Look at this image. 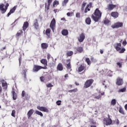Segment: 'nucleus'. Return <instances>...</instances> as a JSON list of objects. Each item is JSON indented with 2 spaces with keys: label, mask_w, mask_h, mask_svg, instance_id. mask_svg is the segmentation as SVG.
<instances>
[{
  "label": "nucleus",
  "mask_w": 127,
  "mask_h": 127,
  "mask_svg": "<svg viewBox=\"0 0 127 127\" xmlns=\"http://www.w3.org/2000/svg\"><path fill=\"white\" fill-rule=\"evenodd\" d=\"M91 17L96 22L99 21V20L101 19V17H102V12L97 8L94 12V15H92Z\"/></svg>",
  "instance_id": "obj_1"
},
{
  "label": "nucleus",
  "mask_w": 127,
  "mask_h": 127,
  "mask_svg": "<svg viewBox=\"0 0 127 127\" xmlns=\"http://www.w3.org/2000/svg\"><path fill=\"white\" fill-rule=\"evenodd\" d=\"M114 47L120 53H124L126 51V49L122 48V44L121 43H115L114 44Z\"/></svg>",
  "instance_id": "obj_2"
},
{
  "label": "nucleus",
  "mask_w": 127,
  "mask_h": 127,
  "mask_svg": "<svg viewBox=\"0 0 127 127\" xmlns=\"http://www.w3.org/2000/svg\"><path fill=\"white\" fill-rule=\"evenodd\" d=\"M9 6L8 3H6L5 5L4 4H2L0 5V10L1 11L2 13H5L7 10V7Z\"/></svg>",
  "instance_id": "obj_3"
},
{
  "label": "nucleus",
  "mask_w": 127,
  "mask_h": 127,
  "mask_svg": "<svg viewBox=\"0 0 127 127\" xmlns=\"http://www.w3.org/2000/svg\"><path fill=\"white\" fill-rule=\"evenodd\" d=\"M104 122L106 126H110L112 125V123H113V121H112V119L110 117V115H108V118H104Z\"/></svg>",
  "instance_id": "obj_4"
},
{
  "label": "nucleus",
  "mask_w": 127,
  "mask_h": 127,
  "mask_svg": "<svg viewBox=\"0 0 127 127\" xmlns=\"http://www.w3.org/2000/svg\"><path fill=\"white\" fill-rule=\"evenodd\" d=\"M50 27L51 28L52 31L54 32V29H55V27H56V20L55 18H53L51 21Z\"/></svg>",
  "instance_id": "obj_5"
},
{
  "label": "nucleus",
  "mask_w": 127,
  "mask_h": 127,
  "mask_svg": "<svg viewBox=\"0 0 127 127\" xmlns=\"http://www.w3.org/2000/svg\"><path fill=\"white\" fill-rule=\"evenodd\" d=\"M93 82H94V80H93V79H89L87 80L84 84V88L85 89L89 88V87H90L92 85V84H93Z\"/></svg>",
  "instance_id": "obj_6"
},
{
  "label": "nucleus",
  "mask_w": 127,
  "mask_h": 127,
  "mask_svg": "<svg viewBox=\"0 0 127 127\" xmlns=\"http://www.w3.org/2000/svg\"><path fill=\"white\" fill-rule=\"evenodd\" d=\"M124 24L122 22H117L111 26L112 28H120V27H123Z\"/></svg>",
  "instance_id": "obj_7"
},
{
  "label": "nucleus",
  "mask_w": 127,
  "mask_h": 127,
  "mask_svg": "<svg viewBox=\"0 0 127 127\" xmlns=\"http://www.w3.org/2000/svg\"><path fill=\"white\" fill-rule=\"evenodd\" d=\"M41 69H44V68H43V67L41 66L34 65L33 69V71L35 72H38L39 70Z\"/></svg>",
  "instance_id": "obj_8"
},
{
  "label": "nucleus",
  "mask_w": 127,
  "mask_h": 127,
  "mask_svg": "<svg viewBox=\"0 0 127 127\" xmlns=\"http://www.w3.org/2000/svg\"><path fill=\"white\" fill-rule=\"evenodd\" d=\"M38 110L41 111V112H45V113H49V110L48 109L46 108L45 107L37 106Z\"/></svg>",
  "instance_id": "obj_9"
},
{
  "label": "nucleus",
  "mask_w": 127,
  "mask_h": 127,
  "mask_svg": "<svg viewBox=\"0 0 127 127\" xmlns=\"http://www.w3.org/2000/svg\"><path fill=\"white\" fill-rule=\"evenodd\" d=\"M85 39V35L83 33L81 34L78 37L79 42H83Z\"/></svg>",
  "instance_id": "obj_10"
},
{
  "label": "nucleus",
  "mask_w": 127,
  "mask_h": 127,
  "mask_svg": "<svg viewBox=\"0 0 127 127\" xmlns=\"http://www.w3.org/2000/svg\"><path fill=\"white\" fill-rule=\"evenodd\" d=\"M117 6L116 5H114L113 4H109L107 5V9H108V10H113Z\"/></svg>",
  "instance_id": "obj_11"
},
{
  "label": "nucleus",
  "mask_w": 127,
  "mask_h": 127,
  "mask_svg": "<svg viewBox=\"0 0 127 127\" xmlns=\"http://www.w3.org/2000/svg\"><path fill=\"white\" fill-rule=\"evenodd\" d=\"M117 85L118 86H121V85H123L124 84V81H123V79L119 77L117 78V81L116 82Z\"/></svg>",
  "instance_id": "obj_12"
},
{
  "label": "nucleus",
  "mask_w": 127,
  "mask_h": 127,
  "mask_svg": "<svg viewBox=\"0 0 127 127\" xmlns=\"http://www.w3.org/2000/svg\"><path fill=\"white\" fill-rule=\"evenodd\" d=\"M33 113H34V110L33 109H31L30 110L27 114V117H28V119L29 120V119H30V117H31V116H32V115H33Z\"/></svg>",
  "instance_id": "obj_13"
},
{
  "label": "nucleus",
  "mask_w": 127,
  "mask_h": 127,
  "mask_svg": "<svg viewBox=\"0 0 127 127\" xmlns=\"http://www.w3.org/2000/svg\"><path fill=\"white\" fill-rule=\"evenodd\" d=\"M92 6V3H90L87 5L85 10H84V12L85 13H87L88 11H90V9L89 8V7H91Z\"/></svg>",
  "instance_id": "obj_14"
},
{
  "label": "nucleus",
  "mask_w": 127,
  "mask_h": 127,
  "mask_svg": "<svg viewBox=\"0 0 127 127\" xmlns=\"http://www.w3.org/2000/svg\"><path fill=\"white\" fill-rule=\"evenodd\" d=\"M67 64H66V67L68 70H70L71 69V60L70 59L67 60Z\"/></svg>",
  "instance_id": "obj_15"
},
{
  "label": "nucleus",
  "mask_w": 127,
  "mask_h": 127,
  "mask_svg": "<svg viewBox=\"0 0 127 127\" xmlns=\"http://www.w3.org/2000/svg\"><path fill=\"white\" fill-rule=\"evenodd\" d=\"M15 9H16V6H14L9 11V12L7 14V16H9L11 13H13L14 11H15Z\"/></svg>",
  "instance_id": "obj_16"
},
{
  "label": "nucleus",
  "mask_w": 127,
  "mask_h": 127,
  "mask_svg": "<svg viewBox=\"0 0 127 127\" xmlns=\"http://www.w3.org/2000/svg\"><path fill=\"white\" fill-rule=\"evenodd\" d=\"M111 16H112L114 18H117L119 17V13L118 12H112L111 13Z\"/></svg>",
  "instance_id": "obj_17"
},
{
  "label": "nucleus",
  "mask_w": 127,
  "mask_h": 127,
  "mask_svg": "<svg viewBox=\"0 0 127 127\" xmlns=\"http://www.w3.org/2000/svg\"><path fill=\"white\" fill-rule=\"evenodd\" d=\"M28 22H25L24 23L23 26V31H25L26 30V29L27 27H28Z\"/></svg>",
  "instance_id": "obj_18"
},
{
  "label": "nucleus",
  "mask_w": 127,
  "mask_h": 127,
  "mask_svg": "<svg viewBox=\"0 0 127 127\" xmlns=\"http://www.w3.org/2000/svg\"><path fill=\"white\" fill-rule=\"evenodd\" d=\"M41 47L42 49H47L48 47V44L45 43H43L41 44Z\"/></svg>",
  "instance_id": "obj_19"
},
{
  "label": "nucleus",
  "mask_w": 127,
  "mask_h": 127,
  "mask_svg": "<svg viewBox=\"0 0 127 127\" xmlns=\"http://www.w3.org/2000/svg\"><path fill=\"white\" fill-rule=\"evenodd\" d=\"M68 33H69L68 32V30L66 29H64L62 32V34H63V35H64V36H67V35H68Z\"/></svg>",
  "instance_id": "obj_20"
},
{
  "label": "nucleus",
  "mask_w": 127,
  "mask_h": 127,
  "mask_svg": "<svg viewBox=\"0 0 127 127\" xmlns=\"http://www.w3.org/2000/svg\"><path fill=\"white\" fill-rule=\"evenodd\" d=\"M51 32V29H47L45 32V34L48 36V37H50V33Z\"/></svg>",
  "instance_id": "obj_21"
},
{
  "label": "nucleus",
  "mask_w": 127,
  "mask_h": 127,
  "mask_svg": "<svg viewBox=\"0 0 127 127\" xmlns=\"http://www.w3.org/2000/svg\"><path fill=\"white\" fill-rule=\"evenodd\" d=\"M34 26L36 29H37V28H38L39 25H38V21H37V19H36L34 21Z\"/></svg>",
  "instance_id": "obj_22"
},
{
  "label": "nucleus",
  "mask_w": 127,
  "mask_h": 127,
  "mask_svg": "<svg viewBox=\"0 0 127 127\" xmlns=\"http://www.w3.org/2000/svg\"><path fill=\"white\" fill-rule=\"evenodd\" d=\"M57 69L59 71H62L63 70V65L61 64H59L57 66Z\"/></svg>",
  "instance_id": "obj_23"
},
{
  "label": "nucleus",
  "mask_w": 127,
  "mask_h": 127,
  "mask_svg": "<svg viewBox=\"0 0 127 127\" xmlns=\"http://www.w3.org/2000/svg\"><path fill=\"white\" fill-rule=\"evenodd\" d=\"M77 51L79 52V53H82L83 52V48L81 47H78L77 48H76Z\"/></svg>",
  "instance_id": "obj_24"
},
{
  "label": "nucleus",
  "mask_w": 127,
  "mask_h": 127,
  "mask_svg": "<svg viewBox=\"0 0 127 127\" xmlns=\"http://www.w3.org/2000/svg\"><path fill=\"white\" fill-rule=\"evenodd\" d=\"M100 93H101L100 91L99 92L98 95H97V96L95 94V96L94 97L95 99H97V100H100V99H101V98H102V96H101V94H100Z\"/></svg>",
  "instance_id": "obj_25"
},
{
  "label": "nucleus",
  "mask_w": 127,
  "mask_h": 127,
  "mask_svg": "<svg viewBox=\"0 0 127 127\" xmlns=\"http://www.w3.org/2000/svg\"><path fill=\"white\" fill-rule=\"evenodd\" d=\"M47 58L48 61H50L51 60H52L53 59V57L51 56V55L50 54H48L47 55Z\"/></svg>",
  "instance_id": "obj_26"
},
{
  "label": "nucleus",
  "mask_w": 127,
  "mask_h": 127,
  "mask_svg": "<svg viewBox=\"0 0 127 127\" xmlns=\"http://www.w3.org/2000/svg\"><path fill=\"white\" fill-rule=\"evenodd\" d=\"M84 69H85V67L83 65H80L78 68V72H82V71H83V70H84Z\"/></svg>",
  "instance_id": "obj_27"
},
{
  "label": "nucleus",
  "mask_w": 127,
  "mask_h": 127,
  "mask_svg": "<svg viewBox=\"0 0 127 127\" xmlns=\"http://www.w3.org/2000/svg\"><path fill=\"white\" fill-rule=\"evenodd\" d=\"M35 114H36V115H38V116H40V117H43V114L37 110L35 111Z\"/></svg>",
  "instance_id": "obj_28"
},
{
  "label": "nucleus",
  "mask_w": 127,
  "mask_h": 127,
  "mask_svg": "<svg viewBox=\"0 0 127 127\" xmlns=\"http://www.w3.org/2000/svg\"><path fill=\"white\" fill-rule=\"evenodd\" d=\"M96 125H97V123H96V122L92 121L91 122L90 127H96Z\"/></svg>",
  "instance_id": "obj_29"
},
{
  "label": "nucleus",
  "mask_w": 127,
  "mask_h": 127,
  "mask_svg": "<svg viewBox=\"0 0 127 127\" xmlns=\"http://www.w3.org/2000/svg\"><path fill=\"white\" fill-rule=\"evenodd\" d=\"M68 1H69V0H64L62 3L63 6H66V5L67 3H68Z\"/></svg>",
  "instance_id": "obj_30"
},
{
  "label": "nucleus",
  "mask_w": 127,
  "mask_h": 127,
  "mask_svg": "<svg viewBox=\"0 0 127 127\" xmlns=\"http://www.w3.org/2000/svg\"><path fill=\"white\" fill-rule=\"evenodd\" d=\"M117 104V101L116 99H112L111 102V106H115Z\"/></svg>",
  "instance_id": "obj_31"
},
{
  "label": "nucleus",
  "mask_w": 127,
  "mask_h": 127,
  "mask_svg": "<svg viewBox=\"0 0 127 127\" xmlns=\"http://www.w3.org/2000/svg\"><path fill=\"white\" fill-rule=\"evenodd\" d=\"M85 22L86 24H91V18H87L85 20Z\"/></svg>",
  "instance_id": "obj_32"
},
{
  "label": "nucleus",
  "mask_w": 127,
  "mask_h": 127,
  "mask_svg": "<svg viewBox=\"0 0 127 127\" xmlns=\"http://www.w3.org/2000/svg\"><path fill=\"white\" fill-rule=\"evenodd\" d=\"M53 0H48V5H47V10L49 9V7H50V4H51Z\"/></svg>",
  "instance_id": "obj_33"
},
{
  "label": "nucleus",
  "mask_w": 127,
  "mask_h": 127,
  "mask_svg": "<svg viewBox=\"0 0 127 127\" xmlns=\"http://www.w3.org/2000/svg\"><path fill=\"white\" fill-rule=\"evenodd\" d=\"M41 63L44 64V65H46L47 64V61L45 59L42 60L41 61Z\"/></svg>",
  "instance_id": "obj_34"
},
{
  "label": "nucleus",
  "mask_w": 127,
  "mask_h": 127,
  "mask_svg": "<svg viewBox=\"0 0 127 127\" xmlns=\"http://www.w3.org/2000/svg\"><path fill=\"white\" fill-rule=\"evenodd\" d=\"M22 33H23L22 30H20V31H19L17 33V34H16V36H17L18 37H19V36H20V35H21V34H22Z\"/></svg>",
  "instance_id": "obj_35"
},
{
  "label": "nucleus",
  "mask_w": 127,
  "mask_h": 127,
  "mask_svg": "<svg viewBox=\"0 0 127 127\" xmlns=\"http://www.w3.org/2000/svg\"><path fill=\"white\" fill-rule=\"evenodd\" d=\"M2 86L4 89H6V88H7V84L5 82H2Z\"/></svg>",
  "instance_id": "obj_36"
},
{
  "label": "nucleus",
  "mask_w": 127,
  "mask_h": 127,
  "mask_svg": "<svg viewBox=\"0 0 127 127\" xmlns=\"http://www.w3.org/2000/svg\"><path fill=\"white\" fill-rule=\"evenodd\" d=\"M86 4H87V3L83 2L82 6H81V10L84 11V8H85V6H86Z\"/></svg>",
  "instance_id": "obj_37"
},
{
  "label": "nucleus",
  "mask_w": 127,
  "mask_h": 127,
  "mask_svg": "<svg viewBox=\"0 0 127 127\" xmlns=\"http://www.w3.org/2000/svg\"><path fill=\"white\" fill-rule=\"evenodd\" d=\"M127 90V89L124 87L123 88L120 89L119 90V93H124V92H126V90Z\"/></svg>",
  "instance_id": "obj_38"
},
{
  "label": "nucleus",
  "mask_w": 127,
  "mask_h": 127,
  "mask_svg": "<svg viewBox=\"0 0 127 127\" xmlns=\"http://www.w3.org/2000/svg\"><path fill=\"white\" fill-rule=\"evenodd\" d=\"M67 56H72L73 55V51H68L66 53Z\"/></svg>",
  "instance_id": "obj_39"
},
{
  "label": "nucleus",
  "mask_w": 127,
  "mask_h": 127,
  "mask_svg": "<svg viewBox=\"0 0 127 127\" xmlns=\"http://www.w3.org/2000/svg\"><path fill=\"white\" fill-rule=\"evenodd\" d=\"M59 4V1L58 0H55L53 3V6L54 7H55V5H58Z\"/></svg>",
  "instance_id": "obj_40"
},
{
  "label": "nucleus",
  "mask_w": 127,
  "mask_h": 127,
  "mask_svg": "<svg viewBox=\"0 0 127 127\" xmlns=\"http://www.w3.org/2000/svg\"><path fill=\"white\" fill-rule=\"evenodd\" d=\"M77 91H78L77 88H75L74 89L69 90L68 92L69 93H76Z\"/></svg>",
  "instance_id": "obj_41"
},
{
  "label": "nucleus",
  "mask_w": 127,
  "mask_h": 127,
  "mask_svg": "<svg viewBox=\"0 0 127 127\" xmlns=\"http://www.w3.org/2000/svg\"><path fill=\"white\" fill-rule=\"evenodd\" d=\"M12 95H13V100H16V93L14 92H13V93H12Z\"/></svg>",
  "instance_id": "obj_42"
},
{
  "label": "nucleus",
  "mask_w": 127,
  "mask_h": 127,
  "mask_svg": "<svg viewBox=\"0 0 127 127\" xmlns=\"http://www.w3.org/2000/svg\"><path fill=\"white\" fill-rule=\"evenodd\" d=\"M86 61L88 65H90V64H91V61H90L89 58H86Z\"/></svg>",
  "instance_id": "obj_43"
},
{
  "label": "nucleus",
  "mask_w": 127,
  "mask_h": 127,
  "mask_svg": "<svg viewBox=\"0 0 127 127\" xmlns=\"http://www.w3.org/2000/svg\"><path fill=\"white\" fill-rule=\"evenodd\" d=\"M11 116L13 118H15V110L12 111Z\"/></svg>",
  "instance_id": "obj_44"
},
{
  "label": "nucleus",
  "mask_w": 127,
  "mask_h": 127,
  "mask_svg": "<svg viewBox=\"0 0 127 127\" xmlns=\"http://www.w3.org/2000/svg\"><path fill=\"white\" fill-rule=\"evenodd\" d=\"M109 23H110V20H109L108 19L105 20L104 21V24L108 25V24H109Z\"/></svg>",
  "instance_id": "obj_45"
},
{
  "label": "nucleus",
  "mask_w": 127,
  "mask_h": 127,
  "mask_svg": "<svg viewBox=\"0 0 127 127\" xmlns=\"http://www.w3.org/2000/svg\"><path fill=\"white\" fill-rule=\"evenodd\" d=\"M117 65L119 67V68H122V63L118 62Z\"/></svg>",
  "instance_id": "obj_46"
},
{
  "label": "nucleus",
  "mask_w": 127,
  "mask_h": 127,
  "mask_svg": "<svg viewBox=\"0 0 127 127\" xmlns=\"http://www.w3.org/2000/svg\"><path fill=\"white\" fill-rule=\"evenodd\" d=\"M73 12H71L67 13L66 14H67V16H72L73 15Z\"/></svg>",
  "instance_id": "obj_47"
},
{
  "label": "nucleus",
  "mask_w": 127,
  "mask_h": 127,
  "mask_svg": "<svg viewBox=\"0 0 127 127\" xmlns=\"http://www.w3.org/2000/svg\"><path fill=\"white\" fill-rule=\"evenodd\" d=\"M112 74H113V71L111 70L108 71V76H109V77H112Z\"/></svg>",
  "instance_id": "obj_48"
},
{
  "label": "nucleus",
  "mask_w": 127,
  "mask_h": 127,
  "mask_svg": "<svg viewBox=\"0 0 127 127\" xmlns=\"http://www.w3.org/2000/svg\"><path fill=\"white\" fill-rule=\"evenodd\" d=\"M119 112H120L121 114H124V110H123V108H120Z\"/></svg>",
  "instance_id": "obj_49"
},
{
  "label": "nucleus",
  "mask_w": 127,
  "mask_h": 127,
  "mask_svg": "<svg viewBox=\"0 0 127 127\" xmlns=\"http://www.w3.org/2000/svg\"><path fill=\"white\" fill-rule=\"evenodd\" d=\"M62 101L61 100H59L57 101L56 104L58 105V106H60L61 105Z\"/></svg>",
  "instance_id": "obj_50"
},
{
  "label": "nucleus",
  "mask_w": 127,
  "mask_h": 127,
  "mask_svg": "<svg viewBox=\"0 0 127 127\" xmlns=\"http://www.w3.org/2000/svg\"><path fill=\"white\" fill-rule=\"evenodd\" d=\"M47 87H48V88H52V87H53V85H52L51 83H49L47 84Z\"/></svg>",
  "instance_id": "obj_51"
},
{
  "label": "nucleus",
  "mask_w": 127,
  "mask_h": 127,
  "mask_svg": "<svg viewBox=\"0 0 127 127\" xmlns=\"http://www.w3.org/2000/svg\"><path fill=\"white\" fill-rule=\"evenodd\" d=\"M122 44L123 45H124V46H126V44H127V40H125L124 41H123Z\"/></svg>",
  "instance_id": "obj_52"
},
{
  "label": "nucleus",
  "mask_w": 127,
  "mask_h": 127,
  "mask_svg": "<svg viewBox=\"0 0 127 127\" xmlns=\"http://www.w3.org/2000/svg\"><path fill=\"white\" fill-rule=\"evenodd\" d=\"M76 17H77V18H80V13L79 12H77L76 14Z\"/></svg>",
  "instance_id": "obj_53"
},
{
  "label": "nucleus",
  "mask_w": 127,
  "mask_h": 127,
  "mask_svg": "<svg viewBox=\"0 0 127 127\" xmlns=\"http://www.w3.org/2000/svg\"><path fill=\"white\" fill-rule=\"evenodd\" d=\"M25 96V91H23L22 92V97H24Z\"/></svg>",
  "instance_id": "obj_54"
},
{
  "label": "nucleus",
  "mask_w": 127,
  "mask_h": 127,
  "mask_svg": "<svg viewBox=\"0 0 127 127\" xmlns=\"http://www.w3.org/2000/svg\"><path fill=\"white\" fill-rule=\"evenodd\" d=\"M40 80L42 82H43V81H44V77H43V76L41 77Z\"/></svg>",
  "instance_id": "obj_55"
},
{
  "label": "nucleus",
  "mask_w": 127,
  "mask_h": 127,
  "mask_svg": "<svg viewBox=\"0 0 127 127\" xmlns=\"http://www.w3.org/2000/svg\"><path fill=\"white\" fill-rule=\"evenodd\" d=\"M116 125H119L120 121H119L118 119L116 120Z\"/></svg>",
  "instance_id": "obj_56"
},
{
  "label": "nucleus",
  "mask_w": 127,
  "mask_h": 127,
  "mask_svg": "<svg viewBox=\"0 0 127 127\" xmlns=\"http://www.w3.org/2000/svg\"><path fill=\"white\" fill-rule=\"evenodd\" d=\"M2 91V88L0 86V93H1Z\"/></svg>",
  "instance_id": "obj_57"
},
{
  "label": "nucleus",
  "mask_w": 127,
  "mask_h": 127,
  "mask_svg": "<svg viewBox=\"0 0 127 127\" xmlns=\"http://www.w3.org/2000/svg\"><path fill=\"white\" fill-rule=\"evenodd\" d=\"M68 74H66L64 75V78H68Z\"/></svg>",
  "instance_id": "obj_58"
},
{
  "label": "nucleus",
  "mask_w": 127,
  "mask_h": 127,
  "mask_svg": "<svg viewBox=\"0 0 127 127\" xmlns=\"http://www.w3.org/2000/svg\"><path fill=\"white\" fill-rule=\"evenodd\" d=\"M125 109L126 110V111H127V104H126V105H125Z\"/></svg>",
  "instance_id": "obj_59"
},
{
  "label": "nucleus",
  "mask_w": 127,
  "mask_h": 127,
  "mask_svg": "<svg viewBox=\"0 0 127 127\" xmlns=\"http://www.w3.org/2000/svg\"><path fill=\"white\" fill-rule=\"evenodd\" d=\"M24 77H26V73L25 72V71L24 72Z\"/></svg>",
  "instance_id": "obj_60"
},
{
  "label": "nucleus",
  "mask_w": 127,
  "mask_h": 127,
  "mask_svg": "<svg viewBox=\"0 0 127 127\" xmlns=\"http://www.w3.org/2000/svg\"><path fill=\"white\" fill-rule=\"evenodd\" d=\"M100 53L101 54H103V53H104V52L103 51V50H100Z\"/></svg>",
  "instance_id": "obj_61"
},
{
  "label": "nucleus",
  "mask_w": 127,
  "mask_h": 127,
  "mask_svg": "<svg viewBox=\"0 0 127 127\" xmlns=\"http://www.w3.org/2000/svg\"><path fill=\"white\" fill-rule=\"evenodd\" d=\"M20 61H21V57H20V58L19 59V63H20Z\"/></svg>",
  "instance_id": "obj_62"
},
{
  "label": "nucleus",
  "mask_w": 127,
  "mask_h": 127,
  "mask_svg": "<svg viewBox=\"0 0 127 127\" xmlns=\"http://www.w3.org/2000/svg\"><path fill=\"white\" fill-rule=\"evenodd\" d=\"M124 10H126V11H127V6L126 7V8L124 9Z\"/></svg>",
  "instance_id": "obj_63"
},
{
  "label": "nucleus",
  "mask_w": 127,
  "mask_h": 127,
  "mask_svg": "<svg viewBox=\"0 0 127 127\" xmlns=\"http://www.w3.org/2000/svg\"><path fill=\"white\" fill-rule=\"evenodd\" d=\"M61 20H65V18H62L61 19Z\"/></svg>",
  "instance_id": "obj_64"
}]
</instances>
